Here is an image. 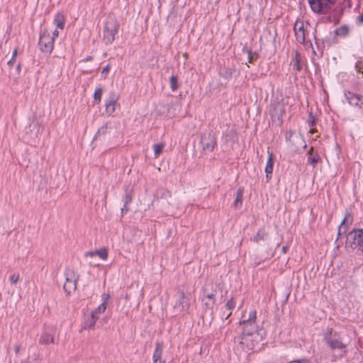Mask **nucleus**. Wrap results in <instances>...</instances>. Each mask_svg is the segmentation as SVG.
<instances>
[{"mask_svg":"<svg viewBox=\"0 0 363 363\" xmlns=\"http://www.w3.org/2000/svg\"><path fill=\"white\" fill-rule=\"evenodd\" d=\"M133 190L125 189V194L121 199L123 203V207L121 209L122 216H123V215L126 214L130 211L129 204L133 201Z\"/></svg>","mask_w":363,"mask_h":363,"instance_id":"nucleus-14","label":"nucleus"},{"mask_svg":"<svg viewBox=\"0 0 363 363\" xmlns=\"http://www.w3.org/2000/svg\"><path fill=\"white\" fill-rule=\"evenodd\" d=\"M343 11V8L341 5H337L336 2L335 3L334 7L329 11L330 14L328 17L329 21H333L335 24L339 23L342 13Z\"/></svg>","mask_w":363,"mask_h":363,"instance_id":"nucleus-17","label":"nucleus"},{"mask_svg":"<svg viewBox=\"0 0 363 363\" xmlns=\"http://www.w3.org/2000/svg\"><path fill=\"white\" fill-rule=\"evenodd\" d=\"M59 35V32L57 29H55L53 32H52V34L51 35V37H54V40L55 39V38H57V36Z\"/></svg>","mask_w":363,"mask_h":363,"instance_id":"nucleus-45","label":"nucleus"},{"mask_svg":"<svg viewBox=\"0 0 363 363\" xmlns=\"http://www.w3.org/2000/svg\"><path fill=\"white\" fill-rule=\"evenodd\" d=\"M308 1L314 13L326 14L334 7L336 0H308Z\"/></svg>","mask_w":363,"mask_h":363,"instance_id":"nucleus-6","label":"nucleus"},{"mask_svg":"<svg viewBox=\"0 0 363 363\" xmlns=\"http://www.w3.org/2000/svg\"><path fill=\"white\" fill-rule=\"evenodd\" d=\"M243 192L244 190L242 187H240L236 191L235 199L233 203L235 208H240L242 206Z\"/></svg>","mask_w":363,"mask_h":363,"instance_id":"nucleus-25","label":"nucleus"},{"mask_svg":"<svg viewBox=\"0 0 363 363\" xmlns=\"http://www.w3.org/2000/svg\"><path fill=\"white\" fill-rule=\"evenodd\" d=\"M347 220V218L345 217V218L342 220V223L339 225L338 228V235H340L342 234H345L347 230V225L345 223V221Z\"/></svg>","mask_w":363,"mask_h":363,"instance_id":"nucleus-35","label":"nucleus"},{"mask_svg":"<svg viewBox=\"0 0 363 363\" xmlns=\"http://www.w3.org/2000/svg\"><path fill=\"white\" fill-rule=\"evenodd\" d=\"M236 300L235 298H230L225 303V308L228 311L226 314L225 319H228L231 315L233 310L235 308Z\"/></svg>","mask_w":363,"mask_h":363,"instance_id":"nucleus-27","label":"nucleus"},{"mask_svg":"<svg viewBox=\"0 0 363 363\" xmlns=\"http://www.w3.org/2000/svg\"><path fill=\"white\" fill-rule=\"evenodd\" d=\"M358 20L360 23H363V13L358 16Z\"/></svg>","mask_w":363,"mask_h":363,"instance_id":"nucleus-46","label":"nucleus"},{"mask_svg":"<svg viewBox=\"0 0 363 363\" xmlns=\"http://www.w3.org/2000/svg\"><path fill=\"white\" fill-rule=\"evenodd\" d=\"M282 250H286V247L285 246H283L281 248Z\"/></svg>","mask_w":363,"mask_h":363,"instance_id":"nucleus-49","label":"nucleus"},{"mask_svg":"<svg viewBox=\"0 0 363 363\" xmlns=\"http://www.w3.org/2000/svg\"><path fill=\"white\" fill-rule=\"evenodd\" d=\"M162 350V345L160 342H156L155 349L152 355L153 363H158V361L161 359Z\"/></svg>","mask_w":363,"mask_h":363,"instance_id":"nucleus-22","label":"nucleus"},{"mask_svg":"<svg viewBox=\"0 0 363 363\" xmlns=\"http://www.w3.org/2000/svg\"><path fill=\"white\" fill-rule=\"evenodd\" d=\"M55 330L51 327L45 328L40 338L39 343L41 345H49L55 342Z\"/></svg>","mask_w":363,"mask_h":363,"instance_id":"nucleus-12","label":"nucleus"},{"mask_svg":"<svg viewBox=\"0 0 363 363\" xmlns=\"http://www.w3.org/2000/svg\"><path fill=\"white\" fill-rule=\"evenodd\" d=\"M247 53H248L249 62L252 63L255 58H257V55L255 52L254 54H252L251 50H248Z\"/></svg>","mask_w":363,"mask_h":363,"instance_id":"nucleus-41","label":"nucleus"},{"mask_svg":"<svg viewBox=\"0 0 363 363\" xmlns=\"http://www.w3.org/2000/svg\"><path fill=\"white\" fill-rule=\"evenodd\" d=\"M201 303L203 310L212 313L216 303L215 294L213 293L204 294L201 298Z\"/></svg>","mask_w":363,"mask_h":363,"instance_id":"nucleus-11","label":"nucleus"},{"mask_svg":"<svg viewBox=\"0 0 363 363\" xmlns=\"http://www.w3.org/2000/svg\"><path fill=\"white\" fill-rule=\"evenodd\" d=\"M107 130H108L107 124L102 125L101 128H99L97 133H96L95 138H97L101 135H105L107 132Z\"/></svg>","mask_w":363,"mask_h":363,"instance_id":"nucleus-38","label":"nucleus"},{"mask_svg":"<svg viewBox=\"0 0 363 363\" xmlns=\"http://www.w3.org/2000/svg\"><path fill=\"white\" fill-rule=\"evenodd\" d=\"M316 33H317V30H316V28H314V29H313V38H314V40H315V43L316 44H318V42H317V37H316Z\"/></svg>","mask_w":363,"mask_h":363,"instance_id":"nucleus-44","label":"nucleus"},{"mask_svg":"<svg viewBox=\"0 0 363 363\" xmlns=\"http://www.w3.org/2000/svg\"><path fill=\"white\" fill-rule=\"evenodd\" d=\"M268 237V234L266 232L264 228L259 229L256 235L254 237V241L259 242L260 240H264Z\"/></svg>","mask_w":363,"mask_h":363,"instance_id":"nucleus-30","label":"nucleus"},{"mask_svg":"<svg viewBox=\"0 0 363 363\" xmlns=\"http://www.w3.org/2000/svg\"><path fill=\"white\" fill-rule=\"evenodd\" d=\"M285 113V106L283 103L275 102L271 104L269 114L274 122H278L281 124L283 122L282 117Z\"/></svg>","mask_w":363,"mask_h":363,"instance_id":"nucleus-9","label":"nucleus"},{"mask_svg":"<svg viewBox=\"0 0 363 363\" xmlns=\"http://www.w3.org/2000/svg\"><path fill=\"white\" fill-rule=\"evenodd\" d=\"M169 82H170V88H171L172 91H176L179 87L177 77L174 74H172L170 77Z\"/></svg>","mask_w":363,"mask_h":363,"instance_id":"nucleus-33","label":"nucleus"},{"mask_svg":"<svg viewBox=\"0 0 363 363\" xmlns=\"http://www.w3.org/2000/svg\"><path fill=\"white\" fill-rule=\"evenodd\" d=\"M119 96L115 91H111L106 100V112L109 116L115 111V106Z\"/></svg>","mask_w":363,"mask_h":363,"instance_id":"nucleus-13","label":"nucleus"},{"mask_svg":"<svg viewBox=\"0 0 363 363\" xmlns=\"http://www.w3.org/2000/svg\"><path fill=\"white\" fill-rule=\"evenodd\" d=\"M286 363H309V362H308L305 359H296V360H292V361L288 362Z\"/></svg>","mask_w":363,"mask_h":363,"instance_id":"nucleus-43","label":"nucleus"},{"mask_svg":"<svg viewBox=\"0 0 363 363\" xmlns=\"http://www.w3.org/2000/svg\"><path fill=\"white\" fill-rule=\"evenodd\" d=\"M119 24L113 18H108L104 28V41L106 45L111 44L115 40V35L118 33Z\"/></svg>","mask_w":363,"mask_h":363,"instance_id":"nucleus-4","label":"nucleus"},{"mask_svg":"<svg viewBox=\"0 0 363 363\" xmlns=\"http://www.w3.org/2000/svg\"><path fill=\"white\" fill-rule=\"evenodd\" d=\"M20 279L19 273L14 272L9 276V281L12 284H16Z\"/></svg>","mask_w":363,"mask_h":363,"instance_id":"nucleus-37","label":"nucleus"},{"mask_svg":"<svg viewBox=\"0 0 363 363\" xmlns=\"http://www.w3.org/2000/svg\"><path fill=\"white\" fill-rule=\"evenodd\" d=\"M200 143L203 153L213 152L217 145L216 134L212 131L202 133Z\"/></svg>","mask_w":363,"mask_h":363,"instance_id":"nucleus-7","label":"nucleus"},{"mask_svg":"<svg viewBox=\"0 0 363 363\" xmlns=\"http://www.w3.org/2000/svg\"><path fill=\"white\" fill-rule=\"evenodd\" d=\"M308 123L311 127H313L316 124V118L311 112L308 115Z\"/></svg>","mask_w":363,"mask_h":363,"instance_id":"nucleus-39","label":"nucleus"},{"mask_svg":"<svg viewBox=\"0 0 363 363\" xmlns=\"http://www.w3.org/2000/svg\"><path fill=\"white\" fill-rule=\"evenodd\" d=\"M310 24L307 22L306 26H304L303 21L297 20L294 26V30L295 33L296 40L304 45L308 48L313 49V44L311 40H306V36L308 34L307 26Z\"/></svg>","mask_w":363,"mask_h":363,"instance_id":"nucleus-3","label":"nucleus"},{"mask_svg":"<svg viewBox=\"0 0 363 363\" xmlns=\"http://www.w3.org/2000/svg\"><path fill=\"white\" fill-rule=\"evenodd\" d=\"M184 57L187 58L188 54L186 52L183 54Z\"/></svg>","mask_w":363,"mask_h":363,"instance_id":"nucleus-48","label":"nucleus"},{"mask_svg":"<svg viewBox=\"0 0 363 363\" xmlns=\"http://www.w3.org/2000/svg\"><path fill=\"white\" fill-rule=\"evenodd\" d=\"M256 319H257V312L255 310H252L249 313V317L247 320H244L240 323L243 325V328H257L256 327Z\"/></svg>","mask_w":363,"mask_h":363,"instance_id":"nucleus-18","label":"nucleus"},{"mask_svg":"<svg viewBox=\"0 0 363 363\" xmlns=\"http://www.w3.org/2000/svg\"><path fill=\"white\" fill-rule=\"evenodd\" d=\"M313 147H311L307 152L308 163H309L313 167H315L316 166V164L318 163L320 158L319 155L317 154H315V155H313Z\"/></svg>","mask_w":363,"mask_h":363,"instance_id":"nucleus-23","label":"nucleus"},{"mask_svg":"<svg viewBox=\"0 0 363 363\" xmlns=\"http://www.w3.org/2000/svg\"><path fill=\"white\" fill-rule=\"evenodd\" d=\"M164 147V143H157V144L153 145L155 157H157L162 153Z\"/></svg>","mask_w":363,"mask_h":363,"instance_id":"nucleus-34","label":"nucleus"},{"mask_svg":"<svg viewBox=\"0 0 363 363\" xmlns=\"http://www.w3.org/2000/svg\"><path fill=\"white\" fill-rule=\"evenodd\" d=\"M16 70L18 72H20L21 71V64L18 63L17 65H16Z\"/></svg>","mask_w":363,"mask_h":363,"instance_id":"nucleus-47","label":"nucleus"},{"mask_svg":"<svg viewBox=\"0 0 363 363\" xmlns=\"http://www.w3.org/2000/svg\"><path fill=\"white\" fill-rule=\"evenodd\" d=\"M110 71V65H107L106 67L103 68V70L101 72L103 77L105 79L106 78L107 75L108 74Z\"/></svg>","mask_w":363,"mask_h":363,"instance_id":"nucleus-42","label":"nucleus"},{"mask_svg":"<svg viewBox=\"0 0 363 363\" xmlns=\"http://www.w3.org/2000/svg\"><path fill=\"white\" fill-rule=\"evenodd\" d=\"M18 54V49L15 48L12 52L11 58L8 62V65L9 67H12L16 63V60Z\"/></svg>","mask_w":363,"mask_h":363,"instance_id":"nucleus-36","label":"nucleus"},{"mask_svg":"<svg viewBox=\"0 0 363 363\" xmlns=\"http://www.w3.org/2000/svg\"><path fill=\"white\" fill-rule=\"evenodd\" d=\"M102 94H103L102 86L97 87L94 94V100L96 104H99L101 101Z\"/></svg>","mask_w":363,"mask_h":363,"instance_id":"nucleus-32","label":"nucleus"},{"mask_svg":"<svg viewBox=\"0 0 363 363\" xmlns=\"http://www.w3.org/2000/svg\"><path fill=\"white\" fill-rule=\"evenodd\" d=\"M161 363H167L165 361H162Z\"/></svg>","mask_w":363,"mask_h":363,"instance_id":"nucleus-51","label":"nucleus"},{"mask_svg":"<svg viewBox=\"0 0 363 363\" xmlns=\"http://www.w3.org/2000/svg\"><path fill=\"white\" fill-rule=\"evenodd\" d=\"M355 69L357 72L363 74V61H357L355 64Z\"/></svg>","mask_w":363,"mask_h":363,"instance_id":"nucleus-40","label":"nucleus"},{"mask_svg":"<svg viewBox=\"0 0 363 363\" xmlns=\"http://www.w3.org/2000/svg\"><path fill=\"white\" fill-rule=\"evenodd\" d=\"M65 282L64 284V289L65 292L70 294L77 289L79 274L76 269L67 268L65 272Z\"/></svg>","mask_w":363,"mask_h":363,"instance_id":"nucleus-5","label":"nucleus"},{"mask_svg":"<svg viewBox=\"0 0 363 363\" xmlns=\"http://www.w3.org/2000/svg\"><path fill=\"white\" fill-rule=\"evenodd\" d=\"M345 247L363 250V229H354L346 237Z\"/></svg>","mask_w":363,"mask_h":363,"instance_id":"nucleus-2","label":"nucleus"},{"mask_svg":"<svg viewBox=\"0 0 363 363\" xmlns=\"http://www.w3.org/2000/svg\"><path fill=\"white\" fill-rule=\"evenodd\" d=\"M54 37L47 31H43L40 35L38 42L40 50L45 53L50 54L54 48Z\"/></svg>","mask_w":363,"mask_h":363,"instance_id":"nucleus-8","label":"nucleus"},{"mask_svg":"<svg viewBox=\"0 0 363 363\" xmlns=\"http://www.w3.org/2000/svg\"><path fill=\"white\" fill-rule=\"evenodd\" d=\"M294 69L296 71H301L302 69V62H301V57L300 54L298 52H296L295 56L294 58Z\"/></svg>","mask_w":363,"mask_h":363,"instance_id":"nucleus-28","label":"nucleus"},{"mask_svg":"<svg viewBox=\"0 0 363 363\" xmlns=\"http://www.w3.org/2000/svg\"><path fill=\"white\" fill-rule=\"evenodd\" d=\"M350 28L347 25H342L334 30L335 37L345 38L348 35Z\"/></svg>","mask_w":363,"mask_h":363,"instance_id":"nucleus-24","label":"nucleus"},{"mask_svg":"<svg viewBox=\"0 0 363 363\" xmlns=\"http://www.w3.org/2000/svg\"><path fill=\"white\" fill-rule=\"evenodd\" d=\"M106 305H107V298H104L103 303L99 305L94 311L91 312L92 314L94 315H98L99 314L104 313L106 309Z\"/></svg>","mask_w":363,"mask_h":363,"instance_id":"nucleus-29","label":"nucleus"},{"mask_svg":"<svg viewBox=\"0 0 363 363\" xmlns=\"http://www.w3.org/2000/svg\"><path fill=\"white\" fill-rule=\"evenodd\" d=\"M98 319V315H94L91 313V315L84 320L82 325V330H88L93 328Z\"/></svg>","mask_w":363,"mask_h":363,"instance_id":"nucleus-20","label":"nucleus"},{"mask_svg":"<svg viewBox=\"0 0 363 363\" xmlns=\"http://www.w3.org/2000/svg\"><path fill=\"white\" fill-rule=\"evenodd\" d=\"M220 74L225 80H229L232 77L233 69L229 67H224L223 69H221Z\"/></svg>","mask_w":363,"mask_h":363,"instance_id":"nucleus-31","label":"nucleus"},{"mask_svg":"<svg viewBox=\"0 0 363 363\" xmlns=\"http://www.w3.org/2000/svg\"><path fill=\"white\" fill-rule=\"evenodd\" d=\"M100 250H106V248H104V247H102V248H101Z\"/></svg>","mask_w":363,"mask_h":363,"instance_id":"nucleus-50","label":"nucleus"},{"mask_svg":"<svg viewBox=\"0 0 363 363\" xmlns=\"http://www.w3.org/2000/svg\"><path fill=\"white\" fill-rule=\"evenodd\" d=\"M345 96L350 105L363 108V96L362 95L347 91L345 92Z\"/></svg>","mask_w":363,"mask_h":363,"instance_id":"nucleus-10","label":"nucleus"},{"mask_svg":"<svg viewBox=\"0 0 363 363\" xmlns=\"http://www.w3.org/2000/svg\"><path fill=\"white\" fill-rule=\"evenodd\" d=\"M53 23L57 28L63 29L65 23V16L61 13H57L55 16Z\"/></svg>","mask_w":363,"mask_h":363,"instance_id":"nucleus-26","label":"nucleus"},{"mask_svg":"<svg viewBox=\"0 0 363 363\" xmlns=\"http://www.w3.org/2000/svg\"><path fill=\"white\" fill-rule=\"evenodd\" d=\"M325 341L332 350H343L347 347L336 333L334 334L333 337H325Z\"/></svg>","mask_w":363,"mask_h":363,"instance_id":"nucleus-15","label":"nucleus"},{"mask_svg":"<svg viewBox=\"0 0 363 363\" xmlns=\"http://www.w3.org/2000/svg\"><path fill=\"white\" fill-rule=\"evenodd\" d=\"M191 294L189 293L181 292L180 298L176 307L180 308L181 311H186L190 307Z\"/></svg>","mask_w":363,"mask_h":363,"instance_id":"nucleus-16","label":"nucleus"},{"mask_svg":"<svg viewBox=\"0 0 363 363\" xmlns=\"http://www.w3.org/2000/svg\"><path fill=\"white\" fill-rule=\"evenodd\" d=\"M86 257H98L102 260H106L108 257V251H89L85 254Z\"/></svg>","mask_w":363,"mask_h":363,"instance_id":"nucleus-21","label":"nucleus"},{"mask_svg":"<svg viewBox=\"0 0 363 363\" xmlns=\"http://www.w3.org/2000/svg\"><path fill=\"white\" fill-rule=\"evenodd\" d=\"M273 167H274V159L272 153H269L268 155V159L267 161L266 167H265V173H266V179L267 182H268L272 177V174L273 172Z\"/></svg>","mask_w":363,"mask_h":363,"instance_id":"nucleus-19","label":"nucleus"},{"mask_svg":"<svg viewBox=\"0 0 363 363\" xmlns=\"http://www.w3.org/2000/svg\"><path fill=\"white\" fill-rule=\"evenodd\" d=\"M261 340L257 328H243L240 344L248 350H253Z\"/></svg>","mask_w":363,"mask_h":363,"instance_id":"nucleus-1","label":"nucleus"}]
</instances>
